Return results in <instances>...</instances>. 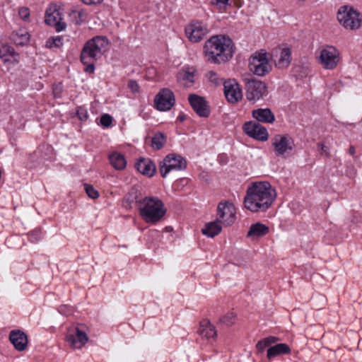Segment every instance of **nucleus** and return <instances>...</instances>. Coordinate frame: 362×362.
<instances>
[{
  "label": "nucleus",
  "instance_id": "a19ab883",
  "mask_svg": "<svg viewBox=\"0 0 362 362\" xmlns=\"http://www.w3.org/2000/svg\"><path fill=\"white\" fill-rule=\"evenodd\" d=\"M76 114L81 120H86L88 119L87 110L82 107H78Z\"/></svg>",
  "mask_w": 362,
  "mask_h": 362
},
{
  "label": "nucleus",
  "instance_id": "f257e3e1",
  "mask_svg": "<svg viewBox=\"0 0 362 362\" xmlns=\"http://www.w3.org/2000/svg\"><path fill=\"white\" fill-rule=\"evenodd\" d=\"M276 197V190L268 182H254L247 189L244 204L252 212L265 211Z\"/></svg>",
  "mask_w": 362,
  "mask_h": 362
},
{
  "label": "nucleus",
  "instance_id": "c9c22d12",
  "mask_svg": "<svg viewBox=\"0 0 362 362\" xmlns=\"http://www.w3.org/2000/svg\"><path fill=\"white\" fill-rule=\"evenodd\" d=\"M63 45L62 39L60 37L49 38L46 42V47L49 48L60 47Z\"/></svg>",
  "mask_w": 362,
  "mask_h": 362
},
{
  "label": "nucleus",
  "instance_id": "ea45409f",
  "mask_svg": "<svg viewBox=\"0 0 362 362\" xmlns=\"http://www.w3.org/2000/svg\"><path fill=\"white\" fill-rule=\"evenodd\" d=\"M112 121V117L108 114H104L100 117V123L103 126L108 127L111 125Z\"/></svg>",
  "mask_w": 362,
  "mask_h": 362
},
{
  "label": "nucleus",
  "instance_id": "39448f33",
  "mask_svg": "<svg viewBox=\"0 0 362 362\" xmlns=\"http://www.w3.org/2000/svg\"><path fill=\"white\" fill-rule=\"evenodd\" d=\"M339 23L346 30H356L361 28L362 14L350 6H342L337 11Z\"/></svg>",
  "mask_w": 362,
  "mask_h": 362
},
{
  "label": "nucleus",
  "instance_id": "f704fd0d",
  "mask_svg": "<svg viewBox=\"0 0 362 362\" xmlns=\"http://www.w3.org/2000/svg\"><path fill=\"white\" fill-rule=\"evenodd\" d=\"M235 319L236 317L233 313H228L223 316L219 321L226 326H231L235 322Z\"/></svg>",
  "mask_w": 362,
  "mask_h": 362
},
{
  "label": "nucleus",
  "instance_id": "c85d7f7f",
  "mask_svg": "<svg viewBox=\"0 0 362 362\" xmlns=\"http://www.w3.org/2000/svg\"><path fill=\"white\" fill-rule=\"evenodd\" d=\"M11 40L16 45L23 46L28 42L30 40V35L27 31L20 29L11 34Z\"/></svg>",
  "mask_w": 362,
  "mask_h": 362
},
{
  "label": "nucleus",
  "instance_id": "393cba45",
  "mask_svg": "<svg viewBox=\"0 0 362 362\" xmlns=\"http://www.w3.org/2000/svg\"><path fill=\"white\" fill-rule=\"evenodd\" d=\"M195 73L194 68L182 69L177 74V80L185 86H190L194 82Z\"/></svg>",
  "mask_w": 362,
  "mask_h": 362
},
{
  "label": "nucleus",
  "instance_id": "e433bc0d",
  "mask_svg": "<svg viewBox=\"0 0 362 362\" xmlns=\"http://www.w3.org/2000/svg\"><path fill=\"white\" fill-rule=\"evenodd\" d=\"M84 189L87 195L91 199H97L99 197L98 192L92 185L85 184Z\"/></svg>",
  "mask_w": 362,
  "mask_h": 362
},
{
  "label": "nucleus",
  "instance_id": "c03bdc74",
  "mask_svg": "<svg viewBox=\"0 0 362 362\" xmlns=\"http://www.w3.org/2000/svg\"><path fill=\"white\" fill-rule=\"evenodd\" d=\"M86 5H97L100 4L104 0H81Z\"/></svg>",
  "mask_w": 362,
  "mask_h": 362
},
{
  "label": "nucleus",
  "instance_id": "bb28decb",
  "mask_svg": "<svg viewBox=\"0 0 362 362\" xmlns=\"http://www.w3.org/2000/svg\"><path fill=\"white\" fill-rule=\"evenodd\" d=\"M198 332L202 337L207 339L214 338L217 335L215 327L207 320H204L200 322Z\"/></svg>",
  "mask_w": 362,
  "mask_h": 362
},
{
  "label": "nucleus",
  "instance_id": "9b49d317",
  "mask_svg": "<svg viewBox=\"0 0 362 362\" xmlns=\"http://www.w3.org/2000/svg\"><path fill=\"white\" fill-rule=\"evenodd\" d=\"M272 144L276 156H284L287 152L291 151L293 140L286 134H276L272 139Z\"/></svg>",
  "mask_w": 362,
  "mask_h": 362
},
{
  "label": "nucleus",
  "instance_id": "58836bf2",
  "mask_svg": "<svg viewBox=\"0 0 362 362\" xmlns=\"http://www.w3.org/2000/svg\"><path fill=\"white\" fill-rule=\"evenodd\" d=\"M63 92V86L61 83L53 86V95L56 98H60Z\"/></svg>",
  "mask_w": 362,
  "mask_h": 362
},
{
  "label": "nucleus",
  "instance_id": "ddd939ff",
  "mask_svg": "<svg viewBox=\"0 0 362 362\" xmlns=\"http://www.w3.org/2000/svg\"><path fill=\"white\" fill-rule=\"evenodd\" d=\"M271 59L279 69H286L291 62V49L288 47H276L272 51Z\"/></svg>",
  "mask_w": 362,
  "mask_h": 362
},
{
  "label": "nucleus",
  "instance_id": "b1692460",
  "mask_svg": "<svg viewBox=\"0 0 362 362\" xmlns=\"http://www.w3.org/2000/svg\"><path fill=\"white\" fill-rule=\"evenodd\" d=\"M252 116L258 122L264 123H272L275 120V116L269 108H259L252 111Z\"/></svg>",
  "mask_w": 362,
  "mask_h": 362
},
{
  "label": "nucleus",
  "instance_id": "7c9ffc66",
  "mask_svg": "<svg viewBox=\"0 0 362 362\" xmlns=\"http://www.w3.org/2000/svg\"><path fill=\"white\" fill-rule=\"evenodd\" d=\"M141 199H139V193L137 189L132 188L127 195L124 197V206L128 208H132L133 204H136L137 207L139 208V202Z\"/></svg>",
  "mask_w": 362,
  "mask_h": 362
},
{
  "label": "nucleus",
  "instance_id": "cd10ccee",
  "mask_svg": "<svg viewBox=\"0 0 362 362\" xmlns=\"http://www.w3.org/2000/svg\"><path fill=\"white\" fill-rule=\"evenodd\" d=\"M221 225L222 224L216 219L214 221L206 223L202 231L204 235L214 238L221 233L222 229Z\"/></svg>",
  "mask_w": 362,
  "mask_h": 362
},
{
  "label": "nucleus",
  "instance_id": "2f4dec72",
  "mask_svg": "<svg viewBox=\"0 0 362 362\" xmlns=\"http://www.w3.org/2000/svg\"><path fill=\"white\" fill-rule=\"evenodd\" d=\"M151 146L154 150H160L167 141V138L164 134L158 132L155 134L151 140Z\"/></svg>",
  "mask_w": 362,
  "mask_h": 362
},
{
  "label": "nucleus",
  "instance_id": "de8ad7c7",
  "mask_svg": "<svg viewBox=\"0 0 362 362\" xmlns=\"http://www.w3.org/2000/svg\"><path fill=\"white\" fill-rule=\"evenodd\" d=\"M215 1L217 4H226L228 1V0H215Z\"/></svg>",
  "mask_w": 362,
  "mask_h": 362
},
{
  "label": "nucleus",
  "instance_id": "dca6fc26",
  "mask_svg": "<svg viewBox=\"0 0 362 362\" xmlns=\"http://www.w3.org/2000/svg\"><path fill=\"white\" fill-rule=\"evenodd\" d=\"M243 131L249 136L259 141H266L269 134L267 129L257 122H247L243 125Z\"/></svg>",
  "mask_w": 362,
  "mask_h": 362
},
{
  "label": "nucleus",
  "instance_id": "8fccbe9b",
  "mask_svg": "<svg viewBox=\"0 0 362 362\" xmlns=\"http://www.w3.org/2000/svg\"><path fill=\"white\" fill-rule=\"evenodd\" d=\"M64 308H65V307H61V308H60V310H59V312H60V313H64V315H69V313H66V312L64 310Z\"/></svg>",
  "mask_w": 362,
  "mask_h": 362
},
{
  "label": "nucleus",
  "instance_id": "2eb2a0df",
  "mask_svg": "<svg viewBox=\"0 0 362 362\" xmlns=\"http://www.w3.org/2000/svg\"><path fill=\"white\" fill-rule=\"evenodd\" d=\"M66 339L71 348L81 349L86 344L88 337L84 331L75 327L69 329Z\"/></svg>",
  "mask_w": 362,
  "mask_h": 362
},
{
  "label": "nucleus",
  "instance_id": "4c0bfd02",
  "mask_svg": "<svg viewBox=\"0 0 362 362\" xmlns=\"http://www.w3.org/2000/svg\"><path fill=\"white\" fill-rule=\"evenodd\" d=\"M208 79L216 86H218L221 83V79L218 76L217 74L214 71H210L206 74Z\"/></svg>",
  "mask_w": 362,
  "mask_h": 362
},
{
  "label": "nucleus",
  "instance_id": "7ed1b4c3",
  "mask_svg": "<svg viewBox=\"0 0 362 362\" xmlns=\"http://www.w3.org/2000/svg\"><path fill=\"white\" fill-rule=\"evenodd\" d=\"M139 211L146 223H156L166 213L163 202L156 197H146L139 202Z\"/></svg>",
  "mask_w": 362,
  "mask_h": 362
},
{
  "label": "nucleus",
  "instance_id": "c756f323",
  "mask_svg": "<svg viewBox=\"0 0 362 362\" xmlns=\"http://www.w3.org/2000/svg\"><path fill=\"white\" fill-rule=\"evenodd\" d=\"M109 160L112 166L118 170H123L127 165L124 156L117 152H114L109 156Z\"/></svg>",
  "mask_w": 362,
  "mask_h": 362
},
{
  "label": "nucleus",
  "instance_id": "6e6552de",
  "mask_svg": "<svg viewBox=\"0 0 362 362\" xmlns=\"http://www.w3.org/2000/svg\"><path fill=\"white\" fill-rule=\"evenodd\" d=\"M249 69L253 74L259 76H263L268 74L272 67L267 57V52L262 50L252 55L250 58Z\"/></svg>",
  "mask_w": 362,
  "mask_h": 362
},
{
  "label": "nucleus",
  "instance_id": "72a5a7b5",
  "mask_svg": "<svg viewBox=\"0 0 362 362\" xmlns=\"http://www.w3.org/2000/svg\"><path fill=\"white\" fill-rule=\"evenodd\" d=\"M71 21L76 25L81 23L87 17V14L83 10H71L69 13Z\"/></svg>",
  "mask_w": 362,
  "mask_h": 362
},
{
  "label": "nucleus",
  "instance_id": "aec40b11",
  "mask_svg": "<svg viewBox=\"0 0 362 362\" xmlns=\"http://www.w3.org/2000/svg\"><path fill=\"white\" fill-rule=\"evenodd\" d=\"M0 58L4 63L17 64L20 62V57L13 47L4 44L0 46Z\"/></svg>",
  "mask_w": 362,
  "mask_h": 362
},
{
  "label": "nucleus",
  "instance_id": "a878e982",
  "mask_svg": "<svg viewBox=\"0 0 362 362\" xmlns=\"http://www.w3.org/2000/svg\"><path fill=\"white\" fill-rule=\"evenodd\" d=\"M291 353V349L286 344H277L273 346H270L267 349V357L268 359L271 360L272 358L280 356L282 354H288Z\"/></svg>",
  "mask_w": 362,
  "mask_h": 362
},
{
  "label": "nucleus",
  "instance_id": "49530a36",
  "mask_svg": "<svg viewBox=\"0 0 362 362\" xmlns=\"http://www.w3.org/2000/svg\"><path fill=\"white\" fill-rule=\"evenodd\" d=\"M349 153L351 155H354L355 153V148L353 146H351L349 148Z\"/></svg>",
  "mask_w": 362,
  "mask_h": 362
},
{
  "label": "nucleus",
  "instance_id": "09e8293b",
  "mask_svg": "<svg viewBox=\"0 0 362 362\" xmlns=\"http://www.w3.org/2000/svg\"><path fill=\"white\" fill-rule=\"evenodd\" d=\"M186 117L185 115H180L178 116L177 117V119L180 121V122H183L185 119Z\"/></svg>",
  "mask_w": 362,
  "mask_h": 362
},
{
  "label": "nucleus",
  "instance_id": "473e14b6",
  "mask_svg": "<svg viewBox=\"0 0 362 362\" xmlns=\"http://www.w3.org/2000/svg\"><path fill=\"white\" fill-rule=\"evenodd\" d=\"M278 341V337L271 336L259 341L256 344V348L259 352H262L266 347L269 346Z\"/></svg>",
  "mask_w": 362,
  "mask_h": 362
},
{
  "label": "nucleus",
  "instance_id": "4be33fe9",
  "mask_svg": "<svg viewBox=\"0 0 362 362\" xmlns=\"http://www.w3.org/2000/svg\"><path fill=\"white\" fill-rule=\"evenodd\" d=\"M137 170L141 174L148 177H152L156 173L155 164L148 158H140L135 164Z\"/></svg>",
  "mask_w": 362,
  "mask_h": 362
},
{
  "label": "nucleus",
  "instance_id": "423d86ee",
  "mask_svg": "<svg viewBox=\"0 0 362 362\" xmlns=\"http://www.w3.org/2000/svg\"><path fill=\"white\" fill-rule=\"evenodd\" d=\"M246 98L250 101H257L267 93V86L265 83L253 77L243 79Z\"/></svg>",
  "mask_w": 362,
  "mask_h": 362
},
{
  "label": "nucleus",
  "instance_id": "a211bd4d",
  "mask_svg": "<svg viewBox=\"0 0 362 362\" xmlns=\"http://www.w3.org/2000/svg\"><path fill=\"white\" fill-rule=\"evenodd\" d=\"M62 17L56 8H49L45 13V23L55 28L57 32L64 30L66 28V23L62 22Z\"/></svg>",
  "mask_w": 362,
  "mask_h": 362
},
{
  "label": "nucleus",
  "instance_id": "f8f14e48",
  "mask_svg": "<svg viewBox=\"0 0 362 362\" xmlns=\"http://www.w3.org/2000/svg\"><path fill=\"white\" fill-rule=\"evenodd\" d=\"M320 64L326 69H334L339 61V53L333 47L323 48L319 57Z\"/></svg>",
  "mask_w": 362,
  "mask_h": 362
},
{
  "label": "nucleus",
  "instance_id": "412c9836",
  "mask_svg": "<svg viewBox=\"0 0 362 362\" xmlns=\"http://www.w3.org/2000/svg\"><path fill=\"white\" fill-rule=\"evenodd\" d=\"M9 339L16 349L23 351L28 345L27 335L20 330H13L10 333Z\"/></svg>",
  "mask_w": 362,
  "mask_h": 362
},
{
  "label": "nucleus",
  "instance_id": "5701e85b",
  "mask_svg": "<svg viewBox=\"0 0 362 362\" xmlns=\"http://www.w3.org/2000/svg\"><path fill=\"white\" fill-rule=\"evenodd\" d=\"M269 231V229L268 226L260 222H257L251 225L247 236L250 238L252 240H256L266 235Z\"/></svg>",
  "mask_w": 362,
  "mask_h": 362
},
{
  "label": "nucleus",
  "instance_id": "4468645a",
  "mask_svg": "<svg viewBox=\"0 0 362 362\" xmlns=\"http://www.w3.org/2000/svg\"><path fill=\"white\" fill-rule=\"evenodd\" d=\"M175 102L173 93L168 88L160 90L154 99L155 107L160 111L169 110Z\"/></svg>",
  "mask_w": 362,
  "mask_h": 362
},
{
  "label": "nucleus",
  "instance_id": "0eeeda50",
  "mask_svg": "<svg viewBox=\"0 0 362 362\" xmlns=\"http://www.w3.org/2000/svg\"><path fill=\"white\" fill-rule=\"evenodd\" d=\"M187 167L186 160L180 155L170 153L167 155L159 163V171L163 177H165L172 170H182Z\"/></svg>",
  "mask_w": 362,
  "mask_h": 362
},
{
  "label": "nucleus",
  "instance_id": "f3484780",
  "mask_svg": "<svg viewBox=\"0 0 362 362\" xmlns=\"http://www.w3.org/2000/svg\"><path fill=\"white\" fill-rule=\"evenodd\" d=\"M189 102L194 111L199 116L207 117L209 115L210 110L206 101L204 98L197 95H189Z\"/></svg>",
  "mask_w": 362,
  "mask_h": 362
},
{
  "label": "nucleus",
  "instance_id": "79ce46f5",
  "mask_svg": "<svg viewBox=\"0 0 362 362\" xmlns=\"http://www.w3.org/2000/svg\"><path fill=\"white\" fill-rule=\"evenodd\" d=\"M18 14L21 19L27 21L30 16L29 9L25 7H22L19 9Z\"/></svg>",
  "mask_w": 362,
  "mask_h": 362
},
{
  "label": "nucleus",
  "instance_id": "a18cd8bd",
  "mask_svg": "<svg viewBox=\"0 0 362 362\" xmlns=\"http://www.w3.org/2000/svg\"><path fill=\"white\" fill-rule=\"evenodd\" d=\"M318 146L320 147L321 150L325 152L326 155H329V152L327 151V147L322 143L318 144Z\"/></svg>",
  "mask_w": 362,
  "mask_h": 362
},
{
  "label": "nucleus",
  "instance_id": "6ab92c4d",
  "mask_svg": "<svg viewBox=\"0 0 362 362\" xmlns=\"http://www.w3.org/2000/svg\"><path fill=\"white\" fill-rule=\"evenodd\" d=\"M224 94L228 102L235 103L243 97L242 90L238 83L235 81L224 83Z\"/></svg>",
  "mask_w": 362,
  "mask_h": 362
},
{
  "label": "nucleus",
  "instance_id": "9d476101",
  "mask_svg": "<svg viewBox=\"0 0 362 362\" xmlns=\"http://www.w3.org/2000/svg\"><path fill=\"white\" fill-rule=\"evenodd\" d=\"M206 24L202 21H193L185 27V33L189 40L193 43L201 41L209 33Z\"/></svg>",
  "mask_w": 362,
  "mask_h": 362
},
{
  "label": "nucleus",
  "instance_id": "f03ea898",
  "mask_svg": "<svg viewBox=\"0 0 362 362\" xmlns=\"http://www.w3.org/2000/svg\"><path fill=\"white\" fill-rule=\"evenodd\" d=\"M204 54L210 63L220 64L226 62L233 57V41L223 35L212 36L205 42Z\"/></svg>",
  "mask_w": 362,
  "mask_h": 362
},
{
  "label": "nucleus",
  "instance_id": "37998d69",
  "mask_svg": "<svg viewBox=\"0 0 362 362\" xmlns=\"http://www.w3.org/2000/svg\"><path fill=\"white\" fill-rule=\"evenodd\" d=\"M128 87L133 93H138L139 92V86L134 80H130L129 81Z\"/></svg>",
  "mask_w": 362,
  "mask_h": 362
},
{
  "label": "nucleus",
  "instance_id": "1a4fd4ad",
  "mask_svg": "<svg viewBox=\"0 0 362 362\" xmlns=\"http://www.w3.org/2000/svg\"><path fill=\"white\" fill-rule=\"evenodd\" d=\"M223 226L232 225L235 220V209L229 202H221L217 207L216 218Z\"/></svg>",
  "mask_w": 362,
  "mask_h": 362
},
{
  "label": "nucleus",
  "instance_id": "20e7f679",
  "mask_svg": "<svg viewBox=\"0 0 362 362\" xmlns=\"http://www.w3.org/2000/svg\"><path fill=\"white\" fill-rule=\"evenodd\" d=\"M106 45L105 38L100 36L93 37L85 44L81 53V61L87 65L86 71L93 72L94 62L101 57Z\"/></svg>",
  "mask_w": 362,
  "mask_h": 362
}]
</instances>
